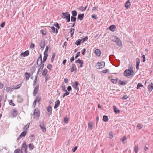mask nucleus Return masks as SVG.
<instances>
[{
	"mask_svg": "<svg viewBox=\"0 0 153 153\" xmlns=\"http://www.w3.org/2000/svg\"><path fill=\"white\" fill-rule=\"evenodd\" d=\"M79 84L77 82H75V83L72 85L73 87L75 90H76L77 91L79 90V88L78 87V85Z\"/></svg>",
	"mask_w": 153,
	"mask_h": 153,
	"instance_id": "nucleus-5",
	"label": "nucleus"
},
{
	"mask_svg": "<svg viewBox=\"0 0 153 153\" xmlns=\"http://www.w3.org/2000/svg\"><path fill=\"white\" fill-rule=\"evenodd\" d=\"M27 146L25 142H24L22 145L21 150H24L25 151L27 150Z\"/></svg>",
	"mask_w": 153,
	"mask_h": 153,
	"instance_id": "nucleus-9",
	"label": "nucleus"
},
{
	"mask_svg": "<svg viewBox=\"0 0 153 153\" xmlns=\"http://www.w3.org/2000/svg\"><path fill=\"white\" fill-rule=\"evenodd\" d=\"M143 125L140 124H138L137 126V128L138 129H141L143 127Z\"/></svg>",
	"mask_w": 153,
	"mask_h": 153,
	"instance_id": "nucleus-40",
	"label": "nucleus"
},
{
	"mask_svg": "<svg viewBox=\"0 0 153 153\" xmlns=\"http://www.w3.org/2000/svg\"><path fill=\"white\" fill-rule=\"evenodd\" d=\"M41 100V99L40 97H36V99L35 100L36 102H39Z\"/></svg>",
	"mask_w": 153,
	"mask_h": 153,
	"instance_id": "nucleus-50",
	"label": "nucleus"
},
{
	"mask_svg": "<svg viewBox=\"0 0 153 153\" xmlns=\"http://www.w3.org/2000/svg\"><path fill=\"white\" fill-rule=\"evenodd\" d=\"M138 148L137 146H135L134 147V151L135 153H137L138 151Z\"/></svg>",
	"mask_w": 153,
	"mask_h": 153,
	"instance_id": "nucleus-51",
	"label": "nucleus"
},
{
	"mask_svg": "<svg viewBox=\"0 0 153 153\" xmlns=\"http://www.w3.org/2000/svg\"><path fill=\"white\" fill-rule=\"evenodd\" d=\"M71 13L72 15V16L74 17L76 16L77 14L75 10L72 11L71 12Z\"/></svg>",
	"mask_w": 153,
	"mask_h": 153,
	"instance_id": "nucleus-33",
	"label": "nucleus"
},
{
	"mask_svg": "<svg viewBox=\"0 0 153 153\" xmlns=\"http://www.w3.org/2000/svg\"><path fill=\"white\" fill-rule=\"evenodd\" d=\"M17 114V111L15 109L13 110V117H16Z\"/></svg>",
	"mask_w": 153,
	"mask_h": 153,
	"instance_id": "nucleus-29",
	"label": "nucleus"
},
{
	"mask_svg": "<svg viewBox=\"0 0 153 153\" xmlns=\"http://www.w3.org/2000/svg\"><path fill=\"white\" fill-rule=\"evenodd\" d=\"M62 17L63 19H65L67 20V22H68L70 21V15L69 13L66 12L62 13Z\"/></svg>",
	"mask_w": 153,
	"mask_h": 153,
	"instance_id": "nucleus-1",
	"label": "nucleus"
},
{
	"mask_svg": "<svg viewBox=\"0 0 153 153\" xmlns=\"http://www.w3.org/2000/svg\"><path fill=\"white\" fill-rule=\"evenodd\" d=\"M36 63L37 65L38 66H40L42 64V63L43 62L42 60L38 58L37 59Z\"/></svg>",
	"mask_w": 153,
	"mask_h": 153,
	"instance_id": "nucleus-19",
	"label": "nucleus"
},
{
	"mask_svg": "<svg viewBox=\"0 0 153 153\" xmlns=\"http://www.w3.org/2000/svg\"><path fill=\"white\" fill-rule=\"evenodd\" d=\"M44 76L45 77V81H47L50 79V77L48 76V75H47L45 76Z\"/></svg>",
	"mask_w": 153,
	"mask_h": 153,
	"instance_id": "nucleus-48",
	"label": "nucleus"
},
{
	"mask_svg": "<svg viewBox=\"0 0 153 153\" xmlns=\"http://www.w3.org/2000/svg\"><path fill=\"white\" fill-rule=\"evenodd\" d=\"M65 93H64L62 96V97L63 98H64L65 96L69 95V94L70 93L69 92H68L67 91H65Z\"/></svg>",
	"mask_w": 153,
	"mask_h": 153,
	"instance_id": "nucleus-43",
	"label": "nucleus"
},
{
	"mask_svg": "<svg viewBox=\"0 0 153 153\" xmlns=\"http://www.w3.org/2000/svg\"><path fill=\"white\" fill-rule=\"evenodd\" d=\"M117 80H118L117 79H111V81L113 83L116 84V83Z\"/></svg>",
	"mask_w": 153,
	"mask_h": 153,
	"instance_id": "nucleus-37",
	"label": "nucleus"
},
{
	"mask_svg": "<svg viewBox=\"0 0 153 153\" xmlns=\"http://www.w3.org/2000/svg\"><path fill=\"white\" fill-rule=\"evenodd\" d=\"M29 54V52L28 51H26L24 53H22L20 54V56L22 57H24L27 56Z\"/></svg>",
	"mask_w": 153,
	"mask_h": 153,
	"instance_id": "nucleus-7",
	"label": "nucleus"
},
{
	"mask_svg": "<svg viewBox=\"0 0 153 153\" xmlns=\"http://www.w3.org/2000/svg\"><path fill=\"white\" fill-rule=\"evenodd\" d=\"M30 48H33L35 47V45L34 44L31 43L30 45Z\"/></svg>",
	"mask_w": 153,
	"mask_h": 153,
	"instance_id": "nucleus-63",
	"label": "nucleus"
},
{
	"mask_svg": "<svg viewBox=\"0 0 153 153\" xmlns=\"http://www.w3.org/2000/svg\"><path fill=\"white\" fill-rule=\"evenodd\" d=\"M52 66L51 65V64H48L47 66V68L48 69L51 70V68H52Z\"/></svg>",
	"mask_w": 153,
	"mask_h": 153,
	"instance_id": "nucleus-54",
	"label": "nucleus"
},
{
	"mask_svg": "<svg viewBox=\"0 0 153 153\" xmlns=\"http://www.w3.org/2000/svg\"><path fill=\"white\" fill-rule=\"evenodd\" d=\"M109 28L110 30L114 31L115 30L116 26L114 25H112L110 26Z\"/></svg>",
	"mask_w": 153,
	"mask_h": 153,
	"instance_id": "nucleus-20",
	"label": "nucleus"
},
{
	"mask_svg": "<svg viewBox=\"0 0 153 153\" xmlns=\"http://www.w3.org/2000/svg\"><path fill=\"white\" fill-rule=\"evenodd\" d=\"M48 50V46H47V47L46 48L45 51L44 52V53H46L47 54V52Z\"/></svg>",
	"mask_w": 153,
	"mask_h": 153,
	"instance_id": "nucleus-56",
	"label": "nucleus"
},
{
	"mask_svg": "<svg viewBox=\"0 0 153 153\" xmlns=\"http://www.w3.org/2000/svg\"><path fill=\"white\" fill-rule=\"evenodd\" d=\"M71 22H75L76 20V18L74 16H71Z\"/></svg>",
	"mask_w": 153,
	"mask_h": 153,
	"instance_id": "nucleus-47",
	"label": "nucleus"
},
{
	"mask_svg": "<svg viewBox=\"0 0 153 153\" xmlns=\"http://www.w3.org/2000/svg\"><path fill=\"white\" fill-rule=\"evenodd\" d=\"M37 77H38L37 75H36L35 76V79L34 81V82L33 84V85H36L37 84Z\"/></svg>",
	"mask_w": 153,
	"mask_h": 153,
	"instance_id": "nucleus-34",
	"label": "nucleus"
},
{
	"mask_svg": "<svg viewBox=\"0 0 153 153\" xmlns=\"http://www.w3.org/2000/svg\"><path fill=\"white\" fill-rule=\"evenodd\" d=\"M103 120L105 122H106L108 121V116L104 115L103 117Z\"/></svg>",
	"mask_w": 153,
	"mask_h": 153,
	"instance_id": "nucleus-32",
	"label": "nucleus"
},
{
	"mask_svg": "<svg viewBox=\"0 0 153 153\" xmlns=\"http://www.w3.org/2000/svg\"><path fill=\"white\" fill-rule=\"evenodd\" d=\"M44 64H43L40 65V68L39 69L37 72V74H39L41 73V72L44 68Z\"/></svg>",
	"mask_w": 153,
	"mask_h": 153,
	"instance_id": "nucleus-8",
	"label": "nucleus"
},
{
	"mask_svg": "<svg viewBox=\"0 0 153 153\" xmlns=\"http://www.w3.org/2000/svg\"><path fill=\"white\" fill-rule=\"evenodd\" d=\"M109 72V70L108 69H106L105 70H103L102 71V72L104 73H106Z\"/></svg>",
	"mask_w": 153,
	"mask_h": 153,
	"instance_id": "nucleus-60",
	"label": "nucleus"
},
{
	"mask_svg": "<svg viewBox=\"0 0 153 153\" xmlns=\"http://www.w3.org/2000/svg\"><path fill=\"white\" fill-rule=\"evenodd\" d=\"M153 89V82H151L150 84L148 86V89L149 92H151Z\"/></svg>",
	"mask_w": 153,
	"mask_h": 153,
	"instance_id": "nucleus-6",
	"label": "nucleus"
},
{
	"mask_svg": "<svg viewBox=\"0 0 153 153\" xmlns=\"http://www.w3.org/2000/svg\"><path fill=\"white\" fill-rule=\"evenodd\" d=\"M44 56L43 58V60L42 61V62L44 63L46 60L48 56V54L44 53Z\"/></svg>",
	"mask_w": 153,
	"mask_h": 153,
	"instance_id": "nucleus-27",
	"label": "nucleus"
},
{
	"mask_svg": "<svg viewBox=\"0 0 153 153\" xmlns=\"http://www.w3.org/2000/svg\"><path fill=\"white\" fill-rule=\"evenodd\" d=\"M39 88V86L38 85L36 86L35 87L33 92V95L34 96H35L36 94L38 91Z\"/></svg>",
	"mask_w": 153,
	"mask_h": 153,
	"instance_id": "nucleus-10",
	"label": "nucleus"
},
{
	"mask_svg": "<svg viewBox=\"0 0 153 153\" xmlns=\"http://www.w3.org/2000/svg\"><path fill=\"white\" fill-rule=\"evenodd\" d=\"M5 25V22H3L1 23V24L0 25V27H3Z\"/></svg>",
	"mask_w": 153,
	"mask_h": 153,
	"instance_id": "nucleus-61",
	"label": "nucleus"
},
{
	"mask_svg": "<svg viewBox=\"0 0 153 153\" xmlns=\"http://www.w3.org/2000/svg\"><path fill=\"white\" fill-rule=\"evenodd\" d=\"M84 14H79L78 16V19H79L80 20H82L83 19L84 17Z\"/></svg>",
	"mask_w": 153,
	"mask_h": 153,
	"instance_id": "nucleus-25",
	"label": "nucleus"
},
{
	"mask_svg": "<svg viewBox=\"0 0 153 153\" xmlns=\"http://www.w3.org/2000/svg\"><path fill=\"white\" fill-rule=\"evenodd\" d=\"M13 88H7L6 89V91L7 92H11L12 91Z\"/></svg>",
	"mask_w": 153,
	"mask_h": 153,
	"instance_id": "nucleus-52",
	"label": "nucleus"
},
{
	"mask_svg": "<svg viewBox=\"0 0 153 153\" xmlns=\"http://www.w3.org/2000/svg\"><path fill=\"white\" fill-rule=\"evenodd\" d=\"M88 39V37L87 36L85 37V38L82 39V40L83 41V42H84L85 41H87Z\"/></svg>",
	"mask_w": 153,
	"mask_h": 153,
	"instance_id": "nucleus-55",
	"label": "nucleus"
},
{
	"mask_svg": "<svg viewBox=\"0 0 153 153\" xmlns=\"http://www.w3.org/2000/svg\"><path fill=\"white\" fill-rule=\"evenodd\" d=\"M113 132L111 131L109 134V138L111 139H112L113 137Z\"/></svg>",
	"mask_w": 153,
	"mask_h": 153,
	"instance_id": "nucleus-45",
	"label": "nucleus"
},
{
	"mask_svg": "<svg viewBox=\"0 0 153 153\" xmlns=\"http://www.w3.org/2000/svg\"><path fill=\"white\" fill-rule=\"evenodd\" d=\"M45 41H42L40 43V46L42 48L44 49L45 47Z\"/></svg>",
	"mask_w": 153,
	"mask_h": 153,
	"instance_id": "nucleus-24",
	"label": "nucleus"
},
{
	"mask_svg": "<svg viewBox=\"0 0 153 153\" xmlns=\"http://www.w3.org/2000/svg\"><path fill=\"white\" fill-rule=\"evenodd\" d=\"M118 38L117 37L114 36H113L111 37V40L112 41L115 42L116 41H117V40H118Z\"/></svg>",
	"mask_w": 153,
	"mask_h": 153,
	"instance_id": "nucleus-18",
	"label": "nucleus"
},
{
	"mask_svg": "<svg viewBox=\"0 0 153 153\" xmlns=\"http://www.w3.org/2000/svg\"><path fill=\"white\" fill-rule=\"evenodd\" d=\"M59 105L60 101L59 100H58L55 102L54 108L55 109Z\"/></svg>",
	"mask_w": 153,
	"mask_h": 153,
	"instance_id": "nucleus-15",
	"label": "nucleus"
},
{
	"mask_svg": "<svg viewBox=\"0 0 153 153\" xmlns=\"http://www.w3.org/2000/svg\"><path fill=\"white\" fill-rule=\"evenodd\" d=\"M50 28L53 32H55L56 33H57L58 32V30L56 29H55L54 27L52 26L50 27Z\"/></svg>",
	"mask_w": 153,
	"mask_h": 153,
	"instance_id": "nucleus-21",
	"label": "nucleus"
},
{
	"mask_svg": "<svg viewBox=\"0 0 153 153\" xmlns=\"http://www.w3.org/2000/svg\"><path fill=\"white\" fill-rule=\"evenodd\" d=\"M9 104L10 105H13V106H14L15 105L14 104L13 102V101L12 100H10V101L9 102Z\"/></svg>",
	"mask_w": 153,
	"mask_h": 153,
	"instance_id": "nucleus-59",
	"label": "nucleus"
},
{
	"mask_svg": "<svg viewBox=\"0 0 153 153\" xmlns=\"http://www.w3.org/2000/svg\"><path fill=\"white\" fill-rule=\"evenodd\" d=\"M25 76L26 80V81L28 80L30 77V74L26 72L25 73Z\"/></svg>",
	"mask_w": 153,
	"mask_h": 153,
	"instance_id": "nucleus-16",
	"label": "nucleus"
},
{
	"mask_svg": "<svg viewBox=\"0 0 153 153\" xmlns=\"http://www.w3.org/2000/svg\"><path fill=\"white\" fill-rule=\"evenodd\" d=\"M128 98V97L127 96V95H126L125 96H123L122 98V99L123 100H126Z\"/></svg>",
	"mask_w": 153,
	"mask_h": 153,
	"instance_id": "nucleus-64",
	"label": "nucleus"
},
{
	"mask_svg": "<svg viewBox=\"0 0 153 153\" xmlns=\"http://www.w3.org/2000/svg\"><path fill=\"white\" fill-rule=\"evenodd\" d=\"M134 74V71L131 68L130 69H126L124 72V75L126 76H128L132 75Z\"/></svg>",
	"mask_w": 153,
	"mask_h": 153,
	"instance_id": "nucleus-2",
	"label": "nucleus"
},
{
	"mask_svg": "<svg viewBox=\"0 0 153 153\" xmlns=\"http://www.w3.org/2000/svg\"><path fill=\"white\" fill-rule=\"evenodd\" d=\"M75 63H79L80 65V67L81 68H82V64H83V62L82 60H80L79 59H78L77 60H76L75 61Z\"/></svg>",
	"mask_w": 153,
	"mask_h": 153,
	"instance_id": "nucleus-11",
	"label": "nucleus"
},
{
	"mask_svg": "<svg viewBox=\"0 0 153 153\" xmlns=\"http://www.w3.org/2000/svg\"><path fill=\"white\" fill-rule=\"evenodd\" d=\"M143 85L141 83H139L137 84V89H139L140 87H143Z\"/></svg>",
	"mask_w": 153,
	"mask_h": 153,
	"instance_id": "nucleus-42",
	"label": "nucleus"
},
{
	"mask_svg": "<svg viewBox=\"0 0 153 153\" xmlns=\"http://www.w3.org/2000/svg\"><path fill=\"white\" fill-rule=\"evenodd\" d=\"M48 72V70L46 69H44L43 70L42 73V75L43 76H45L47 75V73Z\"/></svg>",
	"mask_w": 153,
	"mask_h": 153,
	"instance_id": "nucleus-23",
	"label": "nucleus"
},
{
	"mask_svg": "<svg viewBox=\"0 0 153 153\" xmlns=\"http://www.w3.org/2000/svg\"><path fill=\"white\" fill-rule=\"evenodd\" d=\"M96 55L98 56H100L101 55V51L99 49H97L95 50V51Z\"/></svg>",
	"mask_w": 153,
	"mask_h": 153,
	"instance_id": "nucleus-17",
	"label": "nucleus"
},
{
	"mask_svg": "<svg viewBox=\"0 0 153 153\" xmlns=\"http://www.w3.org/2000/svg\"><path fill=\"white\" fill-rule=\"evenodd\" d=\"M34 115V118L36 119V120H37L39 117L40 116V113L39 109L38 108H36L33 114Z\"/></svg>",
	"mask_w": 153,
	"mask_h": 153,
	"instance_id": "nucleus-3",
	"label": "nucleus"
},
{
	"mask_svg": "<svg viewBox=\"0 0 153 153\" xmlns=\"http://www.w3.org/2000/svg\"><path fill=\"white\" fill-rule=\"evenodd\" d=\"M47 110L49 113H50V114L51 113L52 108L51 107L49 106L47 108Z\"/></svg>",
	"mask_w": 153,
	"mask_h": 153,
	"instance_id": "nucleus-41",
	"label": "nucleus"
},
{
	"mask_svg": "<svg viewBox=\"0 0 153 153\" xmlns=\"http://www.w3.org/2000/svg\"><path fill=\"white\" fill-rule=\"evenodd\" d=\"M142 57L143 58V62H145L146 61V60H145L146 58H145V55H143Z\"/></svg>",
	"mask_w": 153,
	"mask_h": 153,
	"instance_id": "nucleus-62",
	"label": "nucleus"
},
{
	"mask_svg": "<svg viewBox=\"0 0 153 153\" xmlns=\"http://www.w3.org/2000/svg\"><path fill=\"white\" fill-rule=\"evenodd\" d=\"M80 55V52H78L77 53V55L75 56V59H76L78 57H79Z\"/></svg>",
	"mask_w": 153,
	"mask_h": 153,
	"instance_id": "nucleus-57",
	"label": "nucleus"
},
{
	"mask_svg": "<svg viewBox=\"0 0 153 153\" xmlns=\"http://www.w3.org/2000/svg\"><path fill=\"white\" fill-rule=\"evenodd\" d=\"M14 153H23V152L21 150L16 149L14 151Z\"/></svg>",
	"mask_w": 153,
	"mask_h": 153,
	"instance_id": "nucleus-30",
	"label": "nucleus"
},
{
	"mask_svg": "<svg viewBox=\"0 0 153 153\" xmlns=\"http://www.w3.org/2000/svg\"><path fill=\"white\" fill-rule=\"evenodd\" d=\"M55 55L54 53H53L52 56V57L51 58V61L52 62H53V60L54 58L55 57Z\"/></svg>",
	"mask_w": 153,
	"mask_h": 153,
	"instance_id": "nucleus-58",
	"label": "nucleus"
},
{
	"mask_svg": "<svg viewBox=\"0 0 153 153\" xmlns=\"http://www.w3.org/2000/svg\"><path fill=\"white\" fill-rule=\"evenodd\" d=\"M113 108H114V111L115 113H117L120 112V111L118 109V108H117V107L116 106H115L114 105V106Z\"/></svg>",
	"mask_w": 153,
	"mask_h": 153,
	"instance_id": "nucleus-31",
	"label": "nucleus"
},
{
	"mask_svg": "<svg viewBox=\"0 0 153 153\" xmlns=\"http://www.w3.org/2000/svg\"><path fill=\"white\" fill-rule=\"evenodd\" d=\"M29 125H30V123H28L27 125L25 126L24 127V130H27L29 127Z\"/></svg>",
	"mask_w": 153,
	"mask_h": 153,
	"instance_id": "nucleus-46",
	"label": "nucleus"
},
{
	"mask_svg": "<svg viewBox=\"0 0 153 153\" xmlns=\"http://www.w3.org/2000/svg\"><path fill=\"white\" fill-rule=\"evenodd\" d=\"M40 126L42 130L44 132H45L46 131V129L45 126L43 125H40Z\"/></svg>",
	"mask_w": 153,
	"mask_h": 153,
	"instance_id": "nucleus-28",
	"label": "nucleus"
},
{
	"mask_svg": "<svg viewBox=\"0 0 153 153\" xmlns=\"http://www.w3.org/2000/svg\"><path fill=\"white\" fill-rule=\"evenodd\" d=\"M29 146L30 149L31 150L33 149L34 148V145L32 144H30L29 145Z\"/></svg>",
	"mask_w": 153,
	"mask_h": 153,
	"instance_id": "nucleus-39",
	"label": "nucleus"
},
{
	"mask_svg": "<svg viewBox=\"0 0 153 153\" xmlns=\"http://www.w3.org/2000/svg\"><path fill=\"white\" fill-rule=\"evenodd\" d=\"M76 67L75 65L74 64H72V67L71 69V72H73L74 70H76Z\"/></svg>",
	"mask_w": 153,
	"mask_h": 153,
	"instance_id": "nucleus-22",
	"label": "nucleus"
},
{
	"mask_svg": "<svg viewBox=\"0 0 153 153\" xmlns=\"http://www.w3.org/2000/svg\"><path fill=\"white\" fill-rule=\"evenodd\" d=\"M136 68L137 70L139 69V64L140 63V59L139 58H137L136 59Z\"/></svg>",
	"mask_w": 153,
	"mask_h": 153,
	"instance_id": "nucleus-12",
	"label": "nucleus"
},
{
	"mask_svg": "<svg viewBox=\"0 0 153 153\" xmlns=\"http://www.w3.org/2000/svg\"><path fill=\"white\" fill-rule=\"evenodd\" d=\"M119 81L120 82V84L121 85H125L127 83L126 81H121L120 80H119Z\"/></svg>",
	"mask_w": 153,
	"mask_h": 153,
	"instance_id": "nucleus-44",
	"label": "nucleus"
},
{
	"mask_svg": "<svg viewBox=\"0 0 153 153\" xmlns=\"http://www.w3.org/2000/svg\"><path fill=\"white\" fill-rule=\"evenodd\" d=\"M92 123L91 122H89L88 123V128L90 129H92Z\"/></svg>",
	"mask_w": 153,
	"mask_h": 153,
	"instance_id": "nucleus-36",
	"label": "nucleus"
},
{
	"mask_svg": "<svg viewBox=\"0 0 153 153\" xmlns=\"http://www.w3.org/2000/svg\"><path fill=\"white\" fill-rule=\"evenodd\" d=\"M105 66V63L104 62H98L96 65V67L97 69H101Z\"/></svg>",
	"mask_w": 153,
	"mask_h": 153,
	"instance_id": "nucleus-4",
	"label": "nucleus"
},
{
	"mask_svg": "<svg viewBox=\"0 0 153 153\" xmlns=\"http://www.w3.org/2000/svg\"><path fill=\"white\" fill-rule=\"evenodd\" d=\"M54 25L58 29H59V28H60L59 26V24L57 23V22L55 23L54 24Z\"/></svg>",
	"mask_w": 153,
	"mask_h": 153,
	"instance_id": "nucleus-49",
	"label": "nucleus"
},
{
	"mask_svg": "<svg viewBox=\"0 0 153 153\" xmlns=\"http://www.w3.org/2000/svg\"><path fill=\"white\" fill-rule=\"evenodd\" d=\"M81 41V40L80 39H78V40H77L76 42H75V45H80V43Z\"/></svg>",
	"mask_w": 153,
	"mask_h": 153,
	"instance_id": "nucleus-35",
	"label": "nucleus"
},
{
	"mask_svg": "<svg viewBox=\"0 0 153 153\" xmlns=\"http://www.w3.org/2000/svg\"><path fill=\"white\" fill-rule=\"evenodd\" d=\"M127 138L126 136H124L123 138H121V140H122L123 143H124V141L126 140Z\"/></svg>",
	"mask_w": 153,
	"mask_h": 153,
	"instance_id": "nucleus-53",
	"label": "nucleus"
},
{
	"mask_svg": "<svg viewBox=\"0 0 153 153\" xmlns=\"http://www.w3.org/2000/svg\"><path fill=\"white\" fill-rule=\"evenodd\" d=\"M75 30V29L74 28H71L70 30V33L71 36H72L73 35L74 33Z\"/></svg>",
	"mask_w": 153,
	"mask_h": 153,
	"instance_id": "nucleus-38",
	"label": "nucleus"
},
{
	"mask_svg": "<svg viewBox=\"0 0 153 153\" xmlns=\"http://www.w3.org/2000/svg\"><path fill=\"white\" fill-rule=\"evenodd\" d=\"M117 41H116V42L118 45L119 46H122V42L119 39V38Z\"/></svg>",
	"mask_w": 153,
	"mask_h": 153,
	"instance_id": "nucleus-26",
	"label": "nucleus"
},
{
	"mask_svg": "<svg viewBox=\"0 0 153 153\" xmlns=\"http://www.w3.org/2000/svg\"><path fill=\"white\" fill-rule=\"evenodd\" d=\"M131 5L130 2L129 0H128L126 3L125 6L126 8H128L130 7Z\"/></svg>",
	"mask_w": 153,
	"mask_h": 153,
	"instance_id": "nucleus-14",
	"label": "nucleus"
},
{
	"mask_svg": "<svg viewBox=\"0 0 153 153\" xmlns=\"http://www.w3.org/2000/svg\"><path fill=\"white\" fill-rule=\"evenodd\" d=\"M26 133L27 131H26L25 130L24 131L22 132L19 135V137L18 138V139H20L23 137H25V135H26Z\"/></svg>",
	"mask_w": 153,
	"mask_h": 153,
	"instance_id": "nucleus-13",
	"label": "nucleus"
}]
</instances>
